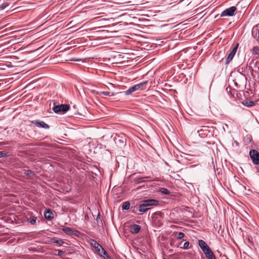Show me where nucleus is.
Instances as JSON below:
<instances>
[{
    "label": "nucleus",
    "mask_w": 259,
    "mask_h": 259,
    "mask_svg": "<svg viewBox=\"0 0 259 259\" xmlns=\"http://www.w3.org/2000/svg\"><path fill=\"white\" fill-rule=\"evenodd\" d=\"M185 236V234L183 232H179L177 234V238L178 239H181Z\"/></svg>",
    "instance_id": "obj_23"
},
{
    "label": "nucleus",
    "mask_w": 259,
    "mask_h": 259,
    "mask_svg": "<svg viewBox=\"0 0 259 259\" xmlns=\"http://www.w3.org/2000/svg\"><path fill=\"white\" fill-rule=\"evenodd\" d=\"M189 244L190 243L188 241L185 242L183 244V246L181 248L185 249H188L189 248Z\"/></svg>",
    "instance_id": "obj_24"
},
{
    "label": "nucleus",
    "mask_w": 259,
    "mask_h": 259,
    "mask_svg": "<svg viewBox=\"0 0 259 259\" xmlns=\"http://www.w3.org/2000/svg\"><path fill=\"white\" fill-rule=\"evenodd\" d=\"M198 244L201 249L203 251V252L205 251L206 250H207L209 248H210L209 246L207 245V244L206 243V242L202 240H198Z\"/></svg>",
    "instance_id": "obj_8"
},
{
    "label": "nucleus",
    "mask_w": 259,
    "mask_h": 259,
    "mask_svg": "<svg viewBox=\"0 0 259 259\" xmlns=\"http://www.w3.org/2000/svg\"><path fill=\"white\" fill-rule=\"evenodd\" d=\"M146 207L150 209L151 207L157 206L159 204V201L156 199H146L143 200Z\"/></svg>",
    "instance_id": "obj_5"
},
{
    "label": "nucleus",
    "mask_w": 259,
    "mask_h": 259,
    "mask_svg": "<svg viewBox=\"0 0 259 259\" xmlns=\"http://www.w3.org/2000/svg\"><path fill=\"white\" fill-rule=\"evenodd\" d=\"M161 192L164 194H168L169 193V191L166 188H162Z\"/></svg>",
    "instance_id": "obj_26"
},
{
    "label": "nucleus",
    "mask_w": 259,
    "mask_h": 259,
    "mask_svg": "<svg viewBox=\"0 0 259 259\" xmlns=\"http://www.w3.org/2000/svg\"><path fill=\"white\" fill-rule=\"evenodd\" d=\"M148 210V208L146 207L145 204L143 201H141V204L139 206V211L142 212H145Z\"/></svg>",
    "instance_id": "obj_10"
},
{
    "label": "nucleus",
    "mask_w": 259,
    "mask_h": 259,
    "mask_svg": "<svg viewBox=\"0 0 259 259\" xmlns=\"http://www.w3.org/2000/svg\"><path fill=\"white\" fill-rule=\"evenodd\" d=\"M130 207V203L128 202H125L122 205V208L123 210H128Z\"/></svg>",
    "instance_id": "obj_17"
},
{
    "label": "nucleus",
    "mask_w": 259,
    "mask_h": 259,
    "mask_svg": "<svg viewBox=\"0 0 259 259\" xmlns=\"http://www.w3.org/2000/svg\"><path fill=\"white\" fill-rule=\"evenodd\" d=\"M147 83V81H145L140 83L137 84L136 85L138 86V89L139 90H143L144 86H145Z\"/></svg>",
    "instance_id": "obj_15"
},
{
    "label": "nucleus",
    "mask_w": 259,
    "mask_h": 259,
    "mask_svg": "<svg viewBox=\"0 0 259 259\" xmlns=\"http://www.w3.org/2000/svg\"><path fill=\"white\" fill-rule=\"evenodd\" d=\"M5 6H3V5H2V6H1V8H2V9H3H3H5Z\"/></svg>",
    "instance_id": "obj_31"
},
{
    "label": "nucleus",
    "mask_w": 259,
    "mask_h": 259,
    "mask_svg": "<svg viewBox=\"0 0 259 259\" xmlns=\"http://www.w3.org/2000/svg\"><path fill=\"white\" fill-rule=\"evenodd\" d=\"M141 229V227L139 225L134 224L131 227V232L133 233H138Z\"/></svg>",
    "instance_id": "obj_11"
},
{
    "label": "nucleus",
    "mask_w": 259,
    "mask_h": 259,
    "mask_svg": "<svg viewBox=\"0 0 259 259\" xmlns=\"http://www.w3.org/2000/svg\"><path fill=\"white\" fill-rule=\"evenodd\" d=\"M101 94L104 95V96H109V97H112L114 95V93H113L112 92H102L101 93Z\"/></svg>",
    "instance_id": "obj_19"
},
{
    "label": "nucleus",
    "mask_w": 259,
    "mask_h": 259,
    "mask_svg": "<svg viewBox=\"0 0 259 259\" xmlns=\"http://www.w3.org/2000/svg\"><path fill=\"white\" fill-rule=\"evenodd\" d=\"M252 53L254 55H259V48L257 47H254L252 48Z\"/></svg>",
    "instance_id": "obj_21"
},
{
    "label": "nucleus",
    "mask_w": 259,
    "mask_h": 259,
    "mask_svg": "<svg viewBox=\"0 0 259 259\" xmlns=\"http://www.w3.org/2000/svg\"><path fill=\"white\" fill-rule=\"evenodd\" d=\"M69 109V106L67 104L54 106L53 108L54 112L58 114H63L67 111Z\"/></svg>",
    "instance_id": "obj_1"
},
{
    "label": "nucleus",
    "mask_w": 259,
    "mask_h": 259,
    "mask_svg": "<svg viewBox=\"0 0 259 259\" xmlns=\"http://www.w3.org/2000/svg\"><path fill=\"white\" fill-rule=\"evenodd\" d=\"M91 244L96 249V251L98 250V249H99L101 247V245L95 240H91Z\"/></svg>",
    "instance_id": "obj_14"
},
{
    "label": "nucleus",
    "mask_w": 259,
    "mask_h": 259,
    "mask_svg": "<svg viewBox=\"0 0 259 259\" xmlns=\"http://www.w3.org/2000/svg\"><path fill=\"white\" fill-rule=\"evenodd\" d=\"M204 253L207 259H215V255L210 248L206 250Z\"/></svg>",
    "instance_id": "obj_9"
},
{
    "label": "nucleus",
    "mask_w": 259,
    "mask_h": 259,
    "mask_svg": "<svg viewBox=\"0 0 259 259\" xmlns=\"http://www.w3.org/2000/svg\"><path fill=\"white\" fill-rule=\"evenodd\" d=\"M64 254V252L62 250H59L58 254L59 256H62Z\"/></svg>",
    "instance_id": "obj_29"
},
{
    "label": "nucleus",
    "mask_w": 259,
    "mask_h": 259,
    "mask_svg": "<svg viewBox=\"0 0 259 259\" xmlns=\"http://www.w3.org/2000/svg\"><path fill=\"white\" fill-rule=\"evenodd\" d=\"M24 174L26 176L31 177L34 176V172L30 170H25Z\"/></svg>",
    "instance_id": "obj_18"
},
{
    "label": "nucleus",
    "mask_w": 259,
    "mask_h": 259,
    "mask_svg": "<svg viewBox=\"0 0 259 259\" xmlns=\"http://www.w3.org/2000/svg\"><path fill=\"white\" fill-rule=\"evenodd\" d=\"M62 231L67 235L74 234V231L69 227H64L62 228Z\"/></svg>",
    "instance_id": "obj_13"
},
{
    "label": "nucleus",
    "mask_w": 259,
    "mask_h": 259,
    "mask_svg": "<svg viewBox=\"0 0 259 259\" xmlns=\"http://www.w3.org/2000/svg\"><path fill=\"white\" fill-rule=\"evenodd\" d=\"M6 156V153L4 151H0V158Z\"/></svg>",
    "instance_id": "obj_27"
},
{
    "label": "nucleus",
    "mask_w": 259,
    "mask_h": 259,
    "mask_svg": "<svg viewBox=\"0 0 259 259\" xmlns=\"http://www.w3.org/2000/svg\"><path fill=\"white\" fill-rule=\"evenodd\" d=\"M98 254L101 257H104L105 255L107 254V252L105 251V250L101 246V247L96 251Z\"/></svg>",
    "instance_id": "obj_12"
},
{
    "label": "nucleus",
    "mask_w": 259,
    "mask_h": 259,
    "mask_svg": "<svg viewBox=\"0 0 259 259\" xmlns=\"http://www.w3.org/2000/svg\"><path fill=\"white\" fill-rule=\"evenodd\" d=\"M45 218L48 220H51L54 218V212L50 209H48L44 212Z\"/></svg>",
    "instance_id": "obj_7"
},
{
    "label": "nucleus",
    "mask_w": 259,
    "mask_h": 259,
    "mask_svg": "<svg viewBox=\"0 0 259 259\" xmlns=\"http://www.w3.org/2000/svg\"><path fill=\"white\" fill-rule=\"evenodd\" d=\"M133 93H134V91L132 87H130L127 90L123 92L124 94L125 95H131Z\"/></svg>",
    "instance_id": "obj_20"
},
{
    "label": "nucleus",
    "mask_w": 259,
    "mask_h": 259,
    "mask_svg": "<svg viewBox=\"0 0 259 259\" xmlns=\"http://www.w3.org/2000/svg\"><path fill=\"white\" fill-rule=\"evenodd\" d=\"M104 259H111L108 253L103 257Z\"/></svg>",
    "instance_id": "obj_30"
},
{
    "label": "nucleus",
    "mask_w": 259,
    "mask_h": 259,
    "mask_svg": "<svg viewBox=\"0 0 259 259\" xmlns=\"http://www.w3.org/2000/svg\"><path fill=\"white\" fill-rule=\"evenodd\" d=\"M132 88L133 89V90L134 92L136 91L139 90V89H138V86L136 84H135L134 86L132 87Z\"/></svg>",
    "instance_id": "obj_28"
},
{
    "label": "nucleus",
    "mask_w": 259,
    "mask_h": 259,
    "mask_svg": "<svg viewBox=\"0 0 259 259\" xmlns=\"http://www.w3.org/2000/svg\"><path fill=\"white\" fill-rule=\"evenodd\" d=\"M36 218L35 217H32V218H30L29 222L31 224L34 225L36 223Z\"/></svg>",
    "instance_id": "obj_25"
},
{
    "label": "nucleus",
    "mask_w": 259,
    "mask_h": 259,
    "mask_svg": "<svg viewBox=\"0 0 259 259\" xmlns=\"http://www.w3.org/2000/svg\"><path fill=\"white\" fill-rule=\"evenodd\" d=\"M249 156L253 163L259 165V152L256 150H251L249 152Z\"/></svg>",
    "instance_id": "obj_2"
},
{
    "label": "nucleus",
    "mask_w": 259,
    "mask_h": 259,
    "mask_svg": "<svg viewBox=\"0 0 259 259\" xmlns=\"http://www.w3.org/2000/svg\"><path fill=\"white\" fill-rule=\"evenodd\" d=\"M243 104L247 107L253 106L254 104V102L252 101H245L243 103Z\"/></svg>",
    "instance_id": "obj_16"
},
{
    "label": "nucleus",
    "mask_w": 259,
    "mask_h": 259,
    "mask_svg": "<svg viewBox=\"0 0 259 259\" xmlns=\"http://www.w3.org/2000/svg\"><path fill=\"white\" fill-rule=\"evenodd\" d=\"M54 243L58 244L59 246H61V245H62L64 243V242L62 239H58V240H55L54 242Z\"/></svg>",
    "instance_id": "obj_22"
},
{
    "label": "nucleus",
    "mask_w": 259,
    "mask_h": 259,
    "mask_svg": "<svg viewBox=\"0 0 259 259\" xmlns=\"http://www.w3.org/2000/svg\"><path fill=\"white\" fill-rule=\"evenodd\" d=\"M258 38H259V31L258 32Z\"/></svg>",
    "instance_id": "obj_32"
},
{
    "label": "nucleus",
    "mask_w": 259,
    "mask_h": 259,
    "mask_svg": "<svg viewBox=\"0 0 259 259\" xmlns=\"http://www.w3.org/2000/svg\"><path fill=\"white\" fill-rule=\"evenodd\" d=\"M237 8L235 6L231 7L222 12L221 14V16H233Z\"/></svg>",
    "instance_id": "obj_3"
},
{
    "label": "nucleus",
    "mask_w": 259,
    "mask_h": 259,
    "mask_svg": "<svg viewBox=\"0 0 259 259\" xmlns=\"http://www.w3.org/2000/svg\"><path fill=\"white\" fill-rule=\"evenodd\" d=\"M239 44H237L236 46L231 50L229 54L228 55V56L226 60V64H228L230 61L233 59L234 55H235L237 50L238 49Z\"/></svg>",
    "instance_id": "obj_4"
},
{
    "label": "nucleus",
    "mask_w": 259,
    "mask_h": 259,
    "mask_svg": "<svg viewBox=\"0 0 259 259\" xmlns=\"http://www.w3.org/2000/svg\"><path fill=\"white\" fill-rule=\"evenodd\" d=\"M32 123L35 124V125L38 127H42V128H44L45 129H48L49 128V125L48 124H47V123H46L43 121L36 120L33 121Z\"/></svg>",
    "instance_id": "obj_6"
}]
</instances>
